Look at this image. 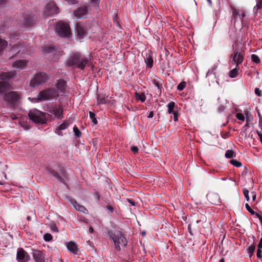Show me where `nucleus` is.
I'll use <instances>...</instances> for the list:
<instances>
[{
  "instance_id": "31",
  "label": "nucleus",
  "mask_w": 262,
  "mask_h": 262,
  "mask_svg": "<svg viewBox=\"0 0 262 262\" xmlns=\"http://www.w3.org/2000/svg\"><path fill=\"white\" fill-rule=\"evenodd\" d=\"M152 83L154 84L155 86L157 88V94H159L160 95L161 93V86L156 79L153 80Z\"/></svg>"
},
{
  "instance_id": "36",
  "label": "nucleus",
  "mask_w": 262,
  "mask_h": 262,
  "mask_svg": "<svg viewBox=\"0 0 262 262\" xmlns=\"http://www.w3.org/2000/svg\"><path fill=\"white\" fill-rule=\"evenodd\" d=\"M255 246L254 244H252L251 245L248 249V253H249L250 256L251 257L254 251H255Z\"/></svg>"
},
{
  "instance_id": "40",
  "label": "nucleus",
  "mask_w": 262,
  "mask_h": 262,
  "mask_svg": "<svg viewBox=\"0 0 262 262\" xmlns=\"http://www.w3.org/2000/svg\"><path fill=\"white\" fill-rule=\"evenodd\" d=\"M49 171L53 176H54L58 180H59V181H60L61 182L62 181V178L59 176V175L58 174V173L57 172L53 170H51Z\"/></svg>"
},
{
  "instance_id": "42",
  "label": "nucleus",
  "mask_w": 262,
  "mask_h": 262,
  "mask_svg": "<svg viewBox=\"0 0 262 262\" xmlns=\"http://www.w3.org/2000/svg\"><path fill=\"white\" fill-rule=\"evenodd\" d=\"M55 47L50 46H47L44 48V51L46 52H52L54 51H55Z\"/></svg>"
},
{
  "instance_id": "29",
  "label": "nucleus",
  "mask_w": 262,
  "mask_h": 262,
  "mask_svg": "<svg viewBox=\"0 0 262 262\" xmlns=\"http://www.w3.org/2000/svg\"><path fill=\"white\" fill-rule=\"evenodd\" d=\"M135 97L137 100L140 101L142 102H144L146 100V97L144 94L141 93L140 94L138 92H136L135 94Z\"/></svg>"
},
{
  "instance_id": "4",
  "label": "nucleus",
  "mask_w": 262,
  "mask_h": 262,
  "mask_svg": "<svg viewBox=\"0 0 262 262\" xmlns=\"http://www.w3.org/2000/svg\"><path fill=\"white\" fill-rule=\"evenodd\" d=\"M49 76L45 73L40 72L33 75L30 82V86L32 88L37 86L47 81Z\"/></svg>"
},
{
  "instance_id": "47",
  "label": "nucleus",
  "mask_w": 262,
  "mask_h": 262,
  "mask_svg": "<svg viewBox=\"0 0 262 262\" xmlns=\"http://www.w3.org/2000/svg\"><path fill=\"white\" fill-rule=\"evenodd\" d=\"M50 226L51 230H52L53 231L57 232H58V228L55 224H51Z\"/></svg>"
},
{
  "instance_id": "9",
  "label": "nucleus",
  "mask_w": 262,
  "mask_h": 262,
  "mask_svg": "<svg viewBox=\"0 0 262 262\" xmlns=\"http://www.w3.org/2000/svg\"><path fill=\"white\" fill-rule=\"evenodd\" d=\"M48 115L54 119H61L63 118V108L60 106L54 105L49 108Z\"/></svg>"
},
{
  "instance_id": "14",
  "label": "nucleus",
  "mask_w": 262,
  "mask_h": 262,
  "mask_svg": "<svg viewBox=\"0 0 262 262\" xmlns=\"http://www.w3.org/2000/svg\"><path fill=\"white\" fill-rule=\"evenodd\" d=\"M16 259L18 262H28L30 259V256L22 248L17 250Z\"/></svg>"
},
{
  "instance_id": "52",
  "label": "nucleus",
  "mask_w": 262,
  "mask_h": 262,
  "mask_svg": "<svg viewBox=\"0 0 262 262\" xmlns=\"http://www.w3.org/2000/svg\"><path fill=\"white\" fill-rule=\"evenodd\" d=\"M131 150L134 153H137L139 149L137 146H133L131 147Z\"/></svg>"
},
{
  "instance_id": "39",
  "label": "nucleus",
  "mask_w": 262,
  "mask_h": 262,
  "mask_svg": "<svg viewBox=\"0 0 262 262\" xmlns=\"http://www.w3.org/2000/svg\"><path fill=\"white\" fill-rule=\"evenodd\" d=\"M230 163L237 167H240L242 166V163L236 160H231L230 161Z\"/></svg>"
},
{
  "instance_id": "57",
  "label": "nucleus",
  "mask_w": 262,
  "mask_h": 262,
  "mask_svg": "<svg viewBox=\"0 0 262 262\" xmlns=\"http://www.w3.org/2000/svg\"><path fill=\"white\" fill-rule=\"evenodd\" d=\"M99 0H92V3L95 5H98L99 4Z\"/></svg>"
},
{
  "instance_id": "10",
  "label": "nucleus",
  "mask_w": 262,
  "mask_h": 262,
  "mask_svg": "<svg viewBox=\"0 0 262 262\" xmlns=\"http://www.w3.org/2000/svg\"><path fill=\"white\" fill-rule=\"evenodd\" d=\"M76 30L77 37L79 39H83L86 35L88 28L82 23H78L76 25Z\"/></svg>"
},
{
  "instance_id": "27",
  "label": "nucleus",
  "mask_w": 262,
  "mask_h": 262,
  "mask_svg": "<svg viewBox=\"0 0 262 262\" xmlns=\"http://www.w3.org/2000/svg\"><path fill=\"white\" fill-rule=\"evenodd\" d=\"M239 68L237 66H236L235 67L231 70L229 73V76L231 78H235L237 76L238 72L239 71Z\"/></svg>"
},
{
  "instance_id": "17",
  "label": "nucleus",
  "mask_w": 262,
  "mask_h": 262,
  "mask_svg": "<svg viewBox=\"0 0 262 262\" xmlns=\"http://www.w3.org/2000/svg\"><path fill=\"white\" fill-rule=\"evenodd\" d=\"M28 60L26 59H19L12 63V67L19 70L24 69L28 64Z\"/></svg>"
},
{
  "instance_id": "12",
  "label": "nucleus",
  "mask_w": 262,
  "mask_h": 262,
  "mask_svg": "<svg viewBox=\"0 0 262 262\" xmlns=\"http://www.w3.org/2000/svg\"><path fill=\"white\" fill-rule=\"evenodd\" d=\"M88 13V8L86 6L81 7L78 8L77 9L74 10V18L79 19L82 18L86 17Z\"/></svg>"
},
{
  "instance_id": "8",
  "label": "nucleus",
  "mask_w": 262,
  "mask_h": 262,
  "mask_svg": "<svg viewBox=\"0 0 262 262\" xmlns=\"http://www.w3.org/2000/svg\"><path fill=\"white\" fill-rule=\"evenodd\" d=\"M58 95L56 90L50 89L40 92L38 95V99L40 101H45L53 98Z\"/></svg>"
},
{
  "instance_id": "32",
  "label": "nucleus",
  "mask_w": 262,
  "mask_h": 262,
  "mask_svg": "<svg viewBox=\"0 0 262 262\" xmlns=\"http://www.w3.org/2000/svg\"><path fill=\"white\" fill-rule=\"evenodd\" d=\"M225 156L227 158H232L235 156V154L232 150H227Z\"/></svg>"
},
{
  "instance_id": "13",
  "label": "nucleus",
  "mask_w": 262,
  "mask_h": 262,
  "mask_svg": "<svg viewBox=\"0 0 262 262\" xmlns=\"http://www.w3.org/2000/svg\"><path fill=\"white\" fill-rule=\"evenodd\" d=\"M71 123L69 120H65L62 123H58L56 125L55 133L58 136H63L62 130L68 128Z\"/></svg>"
},
{
  "instance_id": "51",
  "label": "nucleus",
  "mask_w": 262,
  "mask_h": 262,
  "mask_svg": "<svg viewBox=\"0 0 262 262\" xmlns=\"http://www.w3.org/2000/svg\"><path fill=\"white\" fill-rule=\"evenodd\" d=\"M261 253H262V251L261 250V249L258 248L257 251V253H256V256H257V258H261Z\"/></svg>"
},
{
  "instance_id": "43",
  "label": "nucleus",
  "mask_w": 262,
  "mask_h": 262,
  "mask_svg": "<svg viewBox=\"0 0 262 262\" xmlns=\"http://www.w3.org/2000/svg\"><path fill=\"white\" fill-rule=\"evenodd\" d=\"M186 86V83L185 82H182L180 83L177 86V90L179 91H182L184 90Z\"/></svg>"
},
{
  "instance_id": "37",
  "label": "nucleus",
  "mask_w": 262,
  "mask_h": 262,
  "mask_svg": "<svg viewBox=\"0 0 262 262\" xmlns=\"http://www.w3.org/2000/svg\"><path fill=\"white\" fill-rule=\"evenodd\" d=\"M217 66L216 65H214L211 70H209L207 72V73H206V77H208L211 74H214V71L216 70V69H217Z\"/></svg>"
},
{
  "instance_id": "38",
  "label": "nucleus",
  "mask_w": 262,
  "mask_h": 262,
  "mask_svg": "<svg viewBox=\"0 0 262 262\" xmlns=\"http://www.w3.org/2000/svg\"><path fill=\"white\" fill-rule=\"evenodd\" d=\"M251 60L253 62L256 63H258L260 61L258 56L255 54H252L251 55Z\"/></svg>"
},
{
  "instance_id": "6",
  "label": "nucleus",
  "mask_w": 262,
  "mask_h": 262,
  "mask_svg": "<svg viewBox=\"0 0 262 262\" xmlns=\"http://www.w3.org/2000/svg\"><path fill=\"white\" fill-rule=\"evenodd\" d=\"M55 31L58 35L63 37L69 36L71 33L69 25L62 21H59L57 24Z\"/></svg>"
},
{
  "instance_id": "54",
  "label": "nucleus",
  "mask_w": 262,
  "mask_h": 262,
  "mask_svg": "<svg viewBox=\"0 0 262 262\" xmlns=\"http://www.w3.org/2000/svg\"><path fill=\"white\" fill-rule=\"evenodd\" d=\"M106 209L108 210L109 212L111 213H112L114 211L113 208L110 205H107L106 206Z\"/></svg>"
},
{
  "instance_id": "62",
  "label": "nucleus",
  "mask_w": 262,
  "mask_h": 262,
  "mask_svg": "<svg viewBox=\"0 0 262 262\" xmlns=\"http://www.w3.org/2000/svg\"><path fill=\"white\" fill-rule=\"evenodd\" d=\"M257 216L258 217L261 223V225H262V217L261 216H260L259 214H257Z\"/></svg>"
},
{
  "instance_id": "44",
  "label": "nucleus",
  "mask_w": 262,
  "mask_h": 262,
  "mask_svg": "<svg viewBox=\"0 0 262 262\" xmlns=\"http://www.w3.org/2000/svg\"><path fill=\"white\" fill-rule=\"evenodd\" d=\"M243 193L244 194V196L247 200V201H249V190L246 188H244L243 189Z\"/></svg>"
},
{
  "instance_id": "5",
  "label": "nucleus",
  "mask_w": 262,
  "mask_h": 262,
  "mask_svg": "<svg viewBox=\"0 0 262 262\" xmlns=\"http://www.w3.org/2000/svg\"><path fill=\"white\" fill-rule=\"evenodd\" d=\"M20 96L17 92L10 91L4 95L3 99L11 105H16L19 102Z\"/></svg>"
},
{
  "instance_id": "25",
  "label": "nucleus",
  "mask_w": 262,
  "mask_h": 262,
  "mask_svg": "<svg viewBox=\"0 0 262 262\" xmlns=\"http://www.w3.org/2000/svg\"><path fill=\"white\" fill-rule=\"evenodd\" d=\"M256 5L254 7L253 12L254 14L256 15L258 11V10L262 8V0H255Z\"/></svg>"
},
{
  "instance_id": "1",
  "label": "nucleus",
  "mask_w": 262,
  "mask_h": 262,
  "mask_svg": "<svg viewBox=\"0 0 262 262\" xmlns=\"http://www.w3.org/2000/svg\"><path fill=\"white\" fill-rule=\"evenodd\" d=\"M90 59L79 52H72L70 54L66 64L69 67H74L80 70H84L85 67L89 64Z\"/></svg>"
},
{
  "instance_id": "49",
  "label": "nucleus",
  "mask_w": 262,
  "mask_h": 262,
  "mask_svg": "<svg viewBox=\"0 0 262 262\" xmlns=\"http://www.w3.org/2000/svg\"><path fill=\"white\" fill-rule=\"evenodd\" d=\"M245 11L243 10H241V19H239V21L242 23L243 21V18L245 17Z\"/></svg>"
},
{
  "instance_id": "18",
  "label": "nucleus",
  "mask_w": 262,
  "mask_h": 262,
  "mask_svg": "<svg viewBox=\"0 0 262 262\" xmlns=\"http://www.w3.org/2000/svg\"><path fill=\"white\" fill-rule=\"evenodd\" d=\"M32 255L36 262H44V256L41 251L37 250H32Z\"/></svg>"
},
{
  "instance_id": "30",
  "label": "nucleus",
  "mask_w": 262,
  "mask_h": 262,
  "mask_svg": "<svg viewBox=\"0 0 262 262\" xmlns=\"http://www.w3.org/2000/svg\"><path fill=\"white\" fill-rule=\"evenodd\" d=\"M168 107V113L169 114H174L176 111L174 110L175 107V103L173 101L170 102L167 105Z\"/></svg>"
},
{
  "instance_id": "19",
  "label": "nucleus",
  "mask_w": 262,
  "mask_h": 262,
  "mask_svg": "<svg viewBox=\"0 0 262 262\" xmlns=\"http://www.w3.org/2000/svg\"><path fill=\"white\" fill-rule=\"evenodd\" d=\"M70 202L76 210L83 213H86L88 212V210L83 206L78 204L75 200L70 199Z\"/></svg>"
},
{
  "instance_id": "7",
  "label": "nucleus",
  "mask_w": 262,
  "mask_h": 262,
  "mask_svg": "<svg viewBox=\"0 0 262 262\" xmlns=\"http://www.w3.org/2000/svg\"><path fill=\"white\" fill-rule=\"evenodd\" d=\"M19 34L18 33H15L10 35V39L11 40L10 46L12 47V50L15 54L18 53L21 51L25 53L26 51V48L24 49V47L23 46L20 41H18L16 44H12L14 40L18 39L17 37Z\"/></svg>"
},
{
  "instance_id": "35",
  "label": "nucleus",
  "mask_w": 262,
  "mask_h": 262,
  "mask_svg": "<svg viewBox=\"0 0 262 262\" xmlns=\"http://www.w3.org/2000/svg\"><path fill=\"white\" fill-rule=\"evenodd\" d=\"M73 132L74 133V135L77 137H80L81 136V132L80 131V130L78 128V127L76 126H74L73 127Z\"/></svg>"
},
{
  "instance_id": "22",
  "label": "nucleus",
  "mask_w": 262,
  "mask_h": 262,
  "mask_svg": "<svg viewBox=\"0 0 262 262\" xmlns=\"http://www.w3.org/2000/svg\"><path fill=\"white\" fill-rule=\"evenodd\" d=\"M241 10L234 8H232V20L234 21V24H235L236 21H239V19H241Z\"/></svg>"
},
{
  "instance_id": "56",
  "label": "nucleus",
  "mask_w": 262,
  "mask_h": 262,
  "mask_svg": "<svg viewBox=\"0 0 262 262\" xmlns=\"http://www.w3.org/2000/svg\"><path fill=\"white\" fill-rule=\"evenodd\" d=\"M225 110V108L224 107V106L223 105H220L219 107H218V111L219 112H223Z\"/></svg>"
},
{
  "instance_id": "16",
  "label": "nucleus",
  "mask_w": 262,
  "mask_h": 262,
  "mask_svg": "<svg viewBox=\"0 0 262 262\" xmlns=\"http://www.w3.org/2000/svg\"><path fill=\"white\" fill-rule=\"evenodd\" d=\"M232 58V61L238 67L244 60V53L243 52L235 51Z\"/></svg>"
},
{
  "instance_id": "33",
  "label": "nucleus",
  "mask_w": 262,
  "mask_h": 262,
  "mask_svg": "<svg viewBox=\"0 0 262 262\" xmlns=\"http://www.w3.org/2000/svg\"><path fill=\"white\" fill-rule=\"evenodd\" d=\"M89 116H90V118L91 119V121L93 122V123L94 125H96L98 122H97V119L95 117V114L92 112H90Z\"/></svg>"
},
{
  "instance_id": "60",
  "label": "nucleus",
  "mask_w": 262,
  "mask_h": 262,
  "mask_svg": "<svg viewBox=\"0 0 262 262\" xmlns=\"http://www.w3.org/2000/svg\"><path fill=\"white\" fill-rule=\"evenodd\" d=\"M154 117V113L153 112L151 111L149 112L148 118H152Z\"/></svg>"
},
{
  "instance_id": "2",
  "label": "nucleus",
  "mask_w": 262,
  "mask_h": 262,
  "mask_svg": "<svg viewBox=\"0 0 262 262\" xmlns=\"http://www.w3.org/2000/svg\"><path fill=\"white\" fill-rule=\"evenodd\" d=\"M107 236L113 241L115 247L118 251L121 250L120 246L126 247L127 246V240L120 231L114 233L111 231H108Z\"/></svg>"
},
{
  "instance_id": "50",
  "label": "nucleus",
  "mask_w": 262,
  "mask_h": 262,
  "mask_svg": "<svg viewBox=\"0 0 262 262\" xmlns=\"http://www.w3.org/2000/svg\"><path fill=\"white\" fill-rule=\"evenodd\" d=\"M255 93L258 96H261V91L258 88H255Z\"/></svg>"
},
{
  "instance_id": "20",
  "label": "nucleus",
  "mask_w": 262,
  "mask_h": 262,
  "mask_svg": "<svg viewBox=\"0 0 262 262\" xmlns=\"http://www.w3.org/2000/svg\"><path fill=\"white\" fill-rule=\"evenodd\" d=\"M9 84L6 81H0V94L4 97V95L7 94L9 90Z\"/></svg>"
},
{
  "instance_id": "61",
  "label": "nucleus",
  "mask_w": 262,
  "mask_h": 262,
  "mask_svg": "<svg viewBox=\"0 0 262 262\" xmlns=\"http://www.w3.org/2000/svg\"><path fill=\"white\" fill-rule=\"evenodd\" d=\"M128 202L133 206H136V203L135 202L131 200H129Z\"/></svg>"
},
{
  "instance_id": "46",
  "label": "nucleus",
  "mask_w": 262,
  "mask_h": 262,
  "mask_svg": "<svg viewBox=\"0 0 262 262\" xmlns=\"http://www.w3.org/2000/svg\"><path fill=\"white\" fill-rule=\"evenodd\" d=\"M245 207L246 208V209L252 215H254L255 214V211H253L250 207V206L248 204H245Z\"/></svg>"
},
{
  "instance_id": "59",
  "label": "nucleus",
  "mask_w": 262,
  "mask_h": 262,
  "mask_svg": "<svg viewBox=\"0 0 262 262\" xmlns=\"http://www.w3.org/2000/svg\"><path fill=\"white\" fill-rule=\"evenodd\" d=\"M257 133L262 143V133L258 131H257Z\"/></svg>"
},
{
  "instance_id": "23",
  "label": "nucleus",
  "mask_w": 262,
  "mask_h": 262,
  "mask_svg": "<svg viewBox=\"0 0 262 262\" xmlns=\"http://www.w3.org/2000/svg\"><path fill=\"white\" fill-rule=\"evenodd\" d=\"M56 88L61 93H64L66 89V82L63 80H58L56 83Z\"/></svg>"
},
{
  "instance_id": "21",
  "label": "nucleus",
  "mask_w": 262,
  "mask_h": 262,
  "mask_svg": "<svg viewBox=\"0 0 262 262\" xmlns=\"http://www.w3.org/2000/svg\"><path fill=\"white\" fill-rule=\"evenodd\" d=\"M16 75L15 71L9 72L7 73H2L0 74V79L6 80L9 79L13 78Z\"/></svg>"
},
{
  "instance_id": "15",
  "label": "nucleus",
  "mask_w": 262,
  "mask_h": 262,
  "mask_svg": "<svg viewBox=\"0 0 262 262\" xmlns=\"http://www.w3.org/2000/svg\"><path fill=\"white\" fill-rule=\"evenodd\" d=\"M22 27L32 26L34 23V19L30 14L23 15L20 19Z\"/></svg>"
},
{
  "instance_id": "28",
  "label": "nucleus",
  "mask_w": 262,
  "mask_h": 262,
  "mask_svg": "<svg viewBox=\"0 0 262 262\" xmlns=\"http://www.w3.org/2000/svg\"><path fill=\"white\" fill-rule=\"evenodd\" d=\"M97 104H105L106 102V97L103 94H98L97 95Z\"/></svg>"
},
{
  "instance_id": "3",
  "label": "nucleus",
  "mask_w": 262,
  "mask_h": 262,
  "mask_svg": "<svg viewBox=\"0 0 262 262\" xmlns=\"http://www.w3.org/2000/svg\"><path fill=\"white\" fill-rule=\"evenodd\" d=\"M28 116L31 120L37 124H43L46 121L45 114L37 109L30 111Z\"/></svg>"
},
{
  "instance_id": "48",
  "label": "nucleus",
  "mask_w": 262,
  "mask_h": 262,
  "mask_svg": "<svg viewBox=\"0 0 262 262\" xmlns=\"http://www.w3.org/2000/svg\"><path fill=\"white\" fill-rule=\"evenodd\" d=\"M8 0H0V7H5L7 4Z\"/></svg>"
},
{
  "instance_id": "63",
  "label": "nucleus",
  "mask_w": 262,
  "mask_h": 262,
  "mask_svg": "<svg viewBox=\"0 0 262 262\" xmlns=\"http://www.w3.org/2000/svg\"><path fill=\"white\" fill-rule=\"evenodd\" d=\"M89 231L90 233H93L94 231L93 228L92 227H90Z\"/></svg>"
},
{
  "instance_id": "24",
  "label": "nucleus",
  "mask_w": 262,
  "mask_h": 262,
  "mask_svg": "<svg viewBox=\"0 0 262 262\" xmlns=\"http://www.w3.org/2000/svg\"><path fill=\"white\" fill-rule=\"evenodd\" d=\"M68 249L73 254H77L78 250L76 244L73 242H70L67 244Z\"/></svg>"
},
{
  "instance_id": "64",
  "label": "nucleus",
  "mask_w": 262,
  "mask_h": 262,
  "mask_svg": "<svg viewBox=\"0 0 262 262\" xmlns=\"http://www.w3.org/2000/svg\"><path fill=\"white\" fill-rule=\"evenodd\" d=\"M210 6H212V2L211 0H206Z\"/></svg>"
},
{
  "instance_id": "11",
  "label": "nucleus",
  "mask_w": 262,
  "mask_h": 262,
  "mask_svg": "<svg viewBox=\"0 0 262 262\" xmlns=\"http://www.w3.org/2000/svg\"><path fill=\"white\" fill-rule=\"evenodd\" d=\"M58 12V8L53 2L49 3L44 10V14L46 16L56 14Z\"/></svg>"
},
{
  "instance_id": "45",
  "label": "nucleus",
  "mask_w": 262,
  "mask_h": 262,
  "mask_svg": "<svg viewBox=\"0 0 262 262\" xmlns=\"http://www.w3.org/2000/svg\"><path fill=\"white\" fill-rule=\"evenodd\" d=\"M236 117L237 119H238L239 120H241V121H244L245 119L244 115L241 113L236 114Z\"/></svg>"
},
{
  "instance_id": "58",
  "label": "nucleus",
  "mask_w": 262,
  "mask_h": 262,
  "mask_svg": "<svg viewBox=\"0 0 262 262\" xmlns=\"http://www.w3.org/2000/svg\"><path fill=\"white\" fill-rule=\"evenodd\" d=\"M258 248L261 249L262 248V237L260 239L259 244L258 245Z\"/></svg>"
},
{
  "instance_id": "41",
  "label": "nucleus",
  "mask_w": 262,
  "mask_h": 262,
  "mask_svg": "<svg viewBox=\"0 0 262 262\" xmlns=\"http://www.w3.org/2000/svg\"><path fill=\"white\" fill-rule=\"evenodd\" d=\"M43 239L46 242H50L52 239V236L50 233H46L43 235Z\"/></svg>"
},
{
  "instance_id": "26",
  "label": "nucleus",
  "mask_w": 262,
  "mask_h": 262,
  "mask_svg": "<svg viewBox=\"0 0 262 262\" xmlns=\"http://www.w3.org/2000/svg\"><path fill=\"white\" fill-rule=\"evenodd\" d=\"M144 60L147 67H148L149 68H151L152 67L153 59L152 57L150 55H148V56L146 55Z\"/></svg>"
},
{
  "instance_id": "55",
  "label": "nucleus",
  "mask_w": 262,
  "mask_h": 262,
  "mask_svg": "<svg viewBox=\"0 0 262 262\" xmlns=\"http://www.w3.org/2000/svg\"><path fill=\"white\" fill-rule=\"evenodd\" d=\"M173 115V120L175 122H177L178 120V115H177V112H174V114H172Z\"/></svg>"
},
{
  "instance_id": "34",
  "label": "nucleus",
  "mask_w": 262,
  "mask_h": 262,
  "mask_svg": "<svg viewBox=\"0 0 262 262\" xmlns=\"http://www.w3.org/2000/svg\"><path fill=\"white\" fill-rule=\"evenodd\" d=\"M7 42L4 40L0 39V55L2 54L3 49L7 46Z\"/></svg>"
},
{
  "instance_id": "53",
  "label": "nucleus",
  "mask_w": 262,
  "mask_h": 262,
  "mask_svg": "<svg viewBox=\"0 0 262 262\" xmlns=\"http://www.w3.org/2000/svg\"><path fill=\"white\" fill-rule=\"evenodd\" d=\"M251 195H252V201H254L256 198V194L254 191H252L251 192Z\"/></svg>"
}]
</instances>
